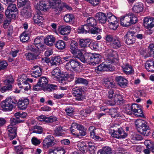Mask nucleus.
<instances>
[{"label": "nucleus", "mask_w": 154, "mask_h": 154, "mask_svg": "<svg viewBox=\"0 0 154 154\" xmlns=\"http://www.w3.org/2000/svg\"><path fill=\"white\" fill-rule=\"evenodd\" d=\"M55 153L56 154H64L65 151L61 147H54Z\"/></svg>", "instance_id": "c03bdc74"}, {"label": "nucleus", "mask_w": 154, "mask_h": 154, "mask_svg": "<svg viewBox=\"0 0 154 154\" xmlns=\"http://www.w3.org/2000/svg\"><path fill=\"white\" fill-rule=\"evenodd\" d=\"M122 131V128H119L118 130H113V132L111 133V135L113 137L118 138L119 137L120 133Z\"/></svg>", "instance_id": "c9c22d12"}, {"label": "nucleus", "mask_w": 154, "mask_h": 154, "mask_svg": "<svg viewBox=\"0 0 154 154\" xmlns=\"http://www.w3.org/2000/svg\"><path fill=\"white\" fill-rule=\"evenodd\" d=\"M148 49L149 50L150 55H153V57H154V44H150L148 48Z\"/></svg>", "instance_id": "69168bd1"}, {"label": "nucleus", "mask_w": 154, "mask_h": 154, "mask_svg": "<svg viewBox=\"0 0 154 154\" xmlns=\"http://www.w3.org/2000/svg\"><path fill=\"white\" fill-rule=\"evenodd\" d=\"M84 129V127L82 125L76 123H73L70 128L71 132L74 135H78L79 132Z\"/></svg>", "instance_id": "ddd939ff"}, {"label": "nucleus", "mask_w": 154, "mask_h": 154, "mask_svg": "<svg viewBox=\"0 0 154 154\" xmlns=\"http://www.w3.org/2000/svg\"><path fill=\"white\" fill-rule=\"evenodd\" d=\"M137 19L132 13H129L121 18L120 22L123 26L128 27L136 23Z\"/></svg>", "instance_id": "f257e3e1"}, {"label": "nucleus", "mask_w": 154, "mask_h": 154, "mask_svg": "<svg viewBox=\"0 0 154 154\" xmlns=\"http://www.w3.org/2000/svg\"><path fill=\"white\" fill-rule=\"evenodd\" d=\"M17 11L18 9L16 5L11 3L9 4L7 10L5 11V15L7 17L9 18H13L15 16L14 13Z\"/></svg>", "instance_id": "20e7f679"}, {"label": "nucleus", "mask_w": 154, "mask_h": 154, "mask_svg": "<svg viewBox=\"0 0 154 154\" xmlns=\"http://www.w3.org/2000/svg\"><path fill=\"white\" fill-rule=\"evenodd\" d=\"M110 114L111 115L112 117H116L118 116V111L116 109L113 108L110 110Z\"/></svg>", "instance_id": "5fc2aeb1"}, {"label": "nucleus", "mask_w": 154, "mask_h": 154, "mask_svg": "<svg viewBox=\"0 0 154 154\" xmlns=\"http://www.w3.org/2000/svg\"><path fill=\"white\" fill-rule=\"evenodd\" d=\"M48 0H42L39 1L37 8L39 11V14H41V11L45 12L49 9L50 7H48Z\"/></svg>", "instance_id": "423d86ee"}, {"label": "nucleus", "mask_w": 154, "mask_h": 154, "mask_svg": "<svg viewBox=\"0 0 154 154\" xmlns=\"http://www.w3.org/2000/svg\"><path fill=\"white\" fill-rule=\"evenodd\" d=\"M35 46L37 48V50L38 52L39 51H42L45 50L46 48V45H44L43 43H41L38 45H35Z\"/></svg>", "instance_id": "a18cd8bd"}, {"label": "nucleus", "mask_w": 154, "mask_h": 154, "mask_svg": "<svg viewBox=\"0 0 154 154\" xmlns=\"http://www.w3.org/2000/svg\"><path fill=\"white\" fill-rule=\"evenodd\" d=\"M76 52L75 53H72V54L75 55H76L78 57L81 61H82L81 58H83L84 55H83V54L81 51L77 49Z\"/></svg>", "instance_id": "13d9d810"}, {"label": "nucleus", "mask_w": 154, "mask_h": 154, "mask_svg": "<svg viewBox=\"0 0 154 154\" xmlns=\"http://www.w3.org/2000/svg\"><path fill=\"white\" fill-rule=\"evenodd\" d=\"M32 143L35 145H38L41 143L40 141L35 137H32Z\"/></svg>", "instance_id": "774afa93"}, {"label": "nucleus", "mask_w": 154, "mask_h": 154, "mask_svg": "<svg viewBox=\"0 0 154 154\" xmlns=\"http://www.w3.org/2000/svg\"><path fill=\"white\" fill-rule=\"evenodd\" d=\"M129 108L131 109V111L133 112H135L136 110L137 109L139 108L140 107H139L138 104L136 103H133L132 106L129 107Z\"/></svg>", "instance_id": "052dcab7"}, {"label": "nucleus", "mask_w": 154, "mask_h": 154, "mask_svg": "<svg viewBox=\"0 0 154 154\" xmlns=\"http://www.w3.org/2000/svg\"><path fill=\"white\" fill-rule=\"evenodd\" d=\"M109 57L107 59L109 63H116L119 60L118 55L116 51L112 50H109Z\"/></svg>", "instance_id": "9d476101"}, {"label": "nucleus", "mask_w": 154, "mask_h": 154, "mask_svg": "<svg viewBox=\"0 0 154 154\" xmlns=\"http://www.w3.org/2000/svg\"><path fill=\"white\" fill-rule=\"evenodd\" d=\"M30 7L28 6V8L24 7L21 10V14L24 17L26 18L30 17L32 15L31 12Z\"/></svg>", "instance_id": "f3484780"}, {"label": "nucleus", "mask_w": 154, "mask_h": 154, "mask_svg": "<svg viewBox=\"0 0 154 154\" xmlns=\"http://www.w3.org/2000/svg\"><path fill=\"white\" fill-rule=\"evenodd\" d=\"M75 83L76 84L81 83L87 85L88 84V81L86 79L80 78H76Z\"/></svg>", "instance_id": "4c0bfd02"}, {"label": "nucleus", "mask_w": 154, "mask_h": 154, "mask_svg": "<svg viewBox=\"0 0 154 154\" xmlns=\"http://www.w3.org/2000/svg\"><path fill=\"white\" fill-rule=\"evenodd\" d=\"M12 86L11 85L5 86L0 89V91L2 93L4 92L6 90H10L12 88Z\"/></svg>", "instance_id": "680f3d73"}, {"label": "nucleus", "mask_w": 154, "mask_h": 154, "mask_svg": "<svg viewBox=\"0 0 154 154\" xmlns=\"http://www.w3.org/2000/svg\"><path fill=\"white\" fill-rule=\"evenodd\" d=\"M17 103V100L14 98L9 97L2 101L0 105L4 111L12 110L14 106Z\"/></svg>", "instance_id": "f03ea898"}, {"label": "nucleus", "mask_w": 154, "mask_h": 154, "mask_svg": "<svg viewBox=\"0 0 154 154\" xmlns=\"http://www.w3.org/2000/svg\"><path fill=\"white\" fill-rule=\"evenodd\" d=\"M79 46L78 44L76 42L72 41L70 45L69 48L72 53H75L78 49Z\"/></svg>", "instance_id": "c85d7f7f"}, {"label": "nucleus", "mask_w": 154, "mask_h": 154, "mask_svg": "<svg viewBox=\"0 0 154 154\" xmlns=\"http://www.w3.org/2000/svg\"><path fill=\"white\" fill-rule=\"evenodd\" d=\"M122 68L124 72L126 74L130 75L134 72L132 67L128 64H126L124 66L122 67Z\"/></svg>", "instance_id": "cd10ccee"}, {"label": "nucleus", "mask_w": 154, "mask_h": 154, "mask_svg": "<svg viewBox=\"0 0 154 154\" xmlns=\"http://www.w3.org/2000/svg\"><path fill=\"white\" fill-rule=\"evenodd\" d=\"M33 68L35 69L32 73V75L35 78L40 76L42 74V69L38 66H35Z\"/></svg>", "instance_id": "412c9836"}, {"label": "nucleus", "mask_w": 154, "mask_h": 154, "mask_svg": "<svg viewBox=\"0 0 154 154\" xmlns=\"http://www.w3.org/2000/svg\"><path fill=\"white\" fill-rule=\"evenodd\" d=\"M145 67L149 72H154V61L151 60H148L145 63Z\"/></svg>", "instance_id": "dca6fc26"}, {"label": "nucleus", "mask_w": 154, "mask_h": 154, "mask_svg": "<svg viewBox=\"0 0 154 154\" xmlns=\"http://www.w3.org/2000/svg\"><path fill=\"white\" fill-rule=\"evenodd\" d=\"M34 130L32 133L40 134L42 133L43 130L42 128L40 126L35 125L33 127Z\"/></svg>", "instance_id": "79ce46f5"}, {"label": "nucleus", "mask_w": 154, "mask_h": 154, "mask_svg": "<svg viewBox=\"0 0 154 154\" xmlns=\"http://www.w3.org/2000/svg\"><path fill=\"white\" fill-rule=\"evenodd\" d=\"M62 130V128L59 126L57 127H56V128L54 130V134L56 136H60L62 135L61 131Z\"/></svg>", "instance_id": "49530a36"}, {"label": "nucleus", "mask_w": 154, "mask_h": 154, "mask_svg": "<svg viewBox=\"0 0 154 154\" xmlns=\"http://www.w3.org/2000/svg\"><path fill=\"white\" fill-rule=\"evenodd\" d=\"M29 38L28 35L26 34L25 32H24L20 36V40L23 42H25L28 41Z\"/></svg>", "instance_id": "ea45409f"}, {"label": "nucleus", "mask_w": 154, "mask_h": 154, "mask_svg": "<svg viewBox=\"0 0 154 154\" xmlns=\"http://www.w3.org/2000/svg\"><path fill=\"white\" fill-rule=\"evenodd\" d=\"M96 20L93 17H89L87 20V24L90 26L94 27L97 24Z\"/></svg>", "instance_id": "2f4dec72"}, {"label": "nucleus", "mask_w": 154, "mask_h": 154, "mask_svg": "<svg viewBox=\"0 0 154 154\" xmlns=\"http://www.w3.org/2000/svg\"><path fill=\"white\" fill-rule=\"evenodd\" d=\"M128 149V146H125L123 147H119L118 148L119 152H117V154H130L127 151Z\"/></svg>", "instance_id": "7c9ffc66"}, {"label": "nucleus", "mask_w": 154, "mask_h": 154, "mask_svg": "<svg viewBox=\"0 0 154 154\" xmlns=\"http://www.w3.org/2000/svg\"><path fill=\"white\" fill-rule=\"evenodd\" d=\"M145 26H146V29L150 31L151 29L154 27V18H152V20H150V23H148L147 26L145 25Z\"/></svg>", "instance_id": "09e8293b"}, {"label": "nucleus", "mask_w": 154, "mask_h": 154, "mask_svg": "<svg viewBox=\"0 0 154 154\" xmlns=\"http://www.w3.org/2000/svg\"><path fill=\"white\" fill-rule=\"evenodd\" d=\"M93 54L92 53H86L84 54L83 58H81L82 62L83 63H92Z\"/></svg>", "instance_id": "6ab92c4d"}, {"label": "nucleus", "mask_w": 154, "mask_h": 154, "mask_svg": "<svg viewBox=\"0 0 154 154\" xmlns=\"http://www.w3.org/2000/svg\"><path fill=\"white\" fill-rule=\"evenodd\" d=\"M48 1V7H50V8L51 7L55 6L57 3L60 4L58 0H49Z\"/></svg>", "instance_id": "8fccbe9b"}, {"label": "nucleus", "mask_w": 154, "mask_h": 154, "mask_svg": "<svg viewBox=\"0 0 154 154\" xmlns=\"http://www.w3.org/2000/svg\"><path fill=\"white\" fill-rule=\"evenodd\" d=\"M55 47L59 50H63L66 47V43L62 40H59L55 44Z\"/></svg>", "instance_id": "a878e982"}, {"label": "nucleus", "mask_w": 154, "mask_h": 154, "mask_svg": "<svg viewBox=\"0 0 154 154\" xmlns=\"http://www.w3.org/2000/svg\"><path fill=\"white\" fill-rule=\"evenodd\" d=\"M11 121V122L10 125H12L13 127L14 125H16L17 124L20 123L24 121L23 120H22L20 119H15L14 118L12 119Z\"/></svg>", "instance_id": "bf43d9fd"}, {"label": "nucleus", "mask_w": 154, "mask_h": 154, "mask_svg": "<svg viewBox=\"0 0 154 154\" xmlns=\"http://www.w3.org/2000/svg\"><path fill=\"white\" fill-rule=\"evenodd\" d=\"M39 13L38 12H37V13L35 14L33 17L34 22L38 24H41L42 23L44 20L43 17L42 16H40Z\"/></svg>", "instance_id": "393cba45"}, {"label": "nucleus", "mask_w": 154, "mask_h": 154, "mask_svg": "<svg viewBox=\"0 0 154 154\" xmlns=\"http://www.w3.org/2000/svg\"><path fill=\"white\" fill-rule=\"evenodd\" d=\"M91 63L98 64L101 62V56L98 54H93Z\"/></svg>", "instance_id": "b1692460"}, {"label": "nucleus", "mask_w": 154, "mask_h": 154, "mask_svg": "<svg viewBox=\"0 0 154 154\" xmlns=\"http://www.w3.org/2000/svg\"><path fill=\"white\" fill-rule=\"evenodd\" d=\"M48 80L46 78L44 77L40 78L38 83L34 86L33 90H37V88L36 87L37 86H41L44 90V88H45L48 85Z\"/></svg>", "instance_id": "f8f14e48"}, {"label": "nucleus", "mask_w": 154, "mask_h": 154, "mask_svg": "<svg viewBox=\"0 0 154 154\" xmlns=\"http://www.w3.org/2000/svg\"><path fill=\"white\" fill-rule=\"evenodd\" d=\"M135 33L134 31H128L124 36L125 43L127 45L134 43L135 42Z\"/></svg>", "instance_id": "0eeeda50"}, {"label": "nucleus", "mask_w": 154, "mask_h": 154, "mask_svg": "<svg viewBox=\"0 0 154 154\" xmlns=\"http://www.w3.org/2000/svg\"><path fill=\"white\" fill-rule=\"evenodd\" d=\"M112 153L111 149L108 147H104L98 152V154H111Z\"/></svg>", "instance_id": "c756f323"}, {"label": "nucleus", "mask_w": 154, "mask_h": 154, "mask_svg": "<svg viewBox=\"0 0 154 154\" xmlns=\"http://www.w3.org/2000/svg\"><path fill=\"white\" fill-rule=\"evenodd\" d=\"M115 69V67L110 64L102 63L99 65L95 69V71L98 73L104 71H112Z\"/></svg>", "instance_id": "39448f33"}, {"label": "nucleus", "mask_w": 154, "mask_h": 154, "mask_svg": "<svg viewBox=\"0 0 154 154\" xmlns=\"http://www.w3.org/2000/svg\"><path fill=\"white\" fill-rule=\"evenodd\" d=\"M89 26L88 24H85L79 28L78 32L79 33H86L88 32H90V29Z\"/></svg>", "instance_id": "bb28decb"}, {"label": "nucleus", "mask_w": 154, "mask_h": 154, "mask_svg": "<svg viewBox=\"0 0 154 154\" xmlns=\"http://www.w3.org/2000/svg\"><path fill=\"white\" fill-rule=\"evenodd\" d=\"M113 101L115 103H120L123 100L122 97L120 94H115L113 98Z\"/></svg>", "instance_id": "37998d69"}, {"label": "nucleus", "mask_w": 154, "mask_h": 154, "mask_svg": "<svg viewBox=\"0 0 154 154\" xmlns=\"http://www.w3.org/2000/svg\"><path fill=\"white\" fill-rule=\"evenodd\" d=\"M74 19L73 15L72 14H67L65 15L64 17V21L66 23L72 21Z\"/></svg>", "instance_id": "e433bc0d"}, {"label": "nucleus", "mask_w": 154, "mask_h": 154, "mask_svg": "<svg viewBox=\"0 0 154 154\" xmlns=\"http://www.w3.org/2000/svg\"><path fill=\"white\" fill-rule=\"evenodd\" d=\"M57 86L56 85H48V84L44 88V91H52L55 90L57 89Z\"/></svg>", "instance_id": "a19ab883"}, {"label": "nucleus", "mask_w": 154, "mask_h": 154, "mask_svg": "<svg viewBox=\"0 0 154 154\" xmlns=\"http://www.w3.org/2000/svg\"><path fill=\"white\" fill-rule=\"evenodd\" d=\"M15 150L17 154H23V149L21 146L15 147Z\"/></svg>", "instance_id": "0e129e2a"}, {"label": "nucleus", "mask_w": 154, "mask_h": 154, "mask_svg": "<svg viewBox=\"0 0 154 154\" xmlns=\"http://www.w3.org/2000/svg\"><path fill=\"white\" fill-rule=\"evenodd\" d=\"M29 100L27 98L21 99H19L17 103L18 108L20 109H25L29 104Z\"/></svg>", "instance_id": "4468645a"}, {"label": "nucleus", "mask_w": 154, "mask_h": 154, "mask_svg": "<svg viewBox=\"0 0 154 154\" xmlns=\"http://www.w3.org/2000/svg\"><path fill=\"white\" fill-rule=\"evenodd\" d=\"M72 91H73V93L75 94L76 97V99L77 100H82L84 99L82 91L80 89H75L73 88L72 89Z\"/></svg>", "instance_id": "4be33fe9"}, {"label": "nucleus", "mask_w": 154, "mask_h": 154, "mask_svg": "<svg viewBox=\"0 0 154 154\" xmlns=\"http://www.w3.org/2000/svg\"><path fill=\"white\" fill-rule=\"evenodd\" d=\"M116 81L119 85L122 88H124L127 86L128 84V80L122 76L116 77Z\"/></svg>", "instance_id": "2eb2a0df"}, {"label": "nucleus", "mask_w": 154, "mask_h": 154, "mask_svg": "<svg viewBox=\"0 0 154 154\" xmlns=\"http://www.w3.org/2000/svg\"><path fill=\"white\" fill-rule=\"evenodd\" d=\"M135 123L136 126L138 128V132L144 136V121L141 119H137Z\"/></svg>", "instance_id": "9b49d317"}, {"label": "nucleus", "mask_w": 154, "mask_h": 154, "mask_svg": "<svg viewBox=\"0 0 154 154\" xmlns=\"http://www.w3.org/2000/svg\"><path fill=\"white\" fill-rule=\"evenodd\" d=\"M8 66V64L5 61H0V71L5 69Z\"/></svg>", "instance_id": "3c124183"}, {"label": "nucleus", "mask_w": 154, "mask_h": 154, "mask_svg": "<svg viewBox=\"0 0 154 154\" xmlns=\"http://www.w3.org/2000/svg\"><path fill=\"white\" fill-rule=\"evenodd\" d=\"M60 60L57 57H55L53 58L50 61L51 64V66L56 65L58 63Z\"/></svg>", "instance_id": "de8ad7c7"}, {"label": "nucleus", "mask_w": 154, "mask_h": 154, "mask_svg": "<svg viewBox=\"0 0 154 154\" xmlns=\"http://www.w3.org/2000/svg\"><path fill=\"white\" fill-rule=\"evenodd\" d=\"M103 85L107 88L113 87L114 85L113 82L110 81L108 79H104L103 82Z\"/></svg>", "instance_id": "72a5a7b5"}, {"label": "nucleus", "mask_w": 154, "mask_h": 154, "mask_svg": "<svg viewBox=\"0 0 154 154\" xmlns=\"http://www.w3.org/2000/svg\"><path fill=\"white\" fill-rule=\"evenodd\" d=\"M93 27L90 29V32L92 34H97L99 32H100L101 30V29L100 28L96 27Z\"/></svg>", "instance_id": "864d4df0"}, {"label": "nucleus", "mask_w": 154, "mask_h": 154, "mask_svg": "<svg viewBox=\"0 0 154 154\" xmlns=\"http://www.w3.org/2000/svg\"><path fill=\"white\" fill-rule=\"evenodd\" d=\"M17 128L15 127H13L12 125H9L8 126V130L9 133H17Z\"/></svg>", "instance_id": "603ef678"}, {"label": "nucleus", "mask_w": 154, "mask_h": 154, "mask_svg": "<svg viewBox=\"0 0 154 154\" xmlns=\"http://www.w3.org/2000/svg\"><path fill=\"white\" fill-rule=\"evenodd\" d=\"M135 112H134V115L137 117H143L144 116L143 114V112L142 109L140 108L137 109L136 110Z\"/></svg>", "instance_id": "6e6d98bb"}, {"label": "nucleus", "mask_w": 154, "mask_h": 154, "mask_svg": "<svg viewBox=\"0 0 154 154\" xmlns=\"http://www.w3.org/2000/svg\"><path fill=\"white\" fill-rule=\"evenodd\" d=\"M119 25L118 22L116 23H113L110 24L109 25V27L111 29L115 30L118 28Z\"/></svg>", "instance_id": "338daca9"}, {"label": "nucleus", "mask_w": 154, "mask_h": 154, "mask_svg": "<svg viewBox=\"0 0 154 154\" xmlns=\"http://www.w3.org/2000/svg\"><path fill=\"white\" fill-rule=\"evenodd\" d=\"M26 0H17L18 7H20L24 6L26 5Z\"/></svg>", "instance_id": "e2e57ef3"}, {"label": "nucleus", "mask_w": 154, "mask_h": 154, "mask_svg": "<svg viewBox=\"0 0 154 154\" xmlns=\"http://www.w3.org/2000/svg\"><path fill=\"white\" fill-rule=\"evenodd\" d=\"M79 45L81 48L87 47L91 43V40L88 38L81 39L79 41Z\"/></svg>", "instance_id": "5701e85b"}, {"label": "nucleus", "mask_w": 154, "mask_h": 154, "mask_svg": "<svg viewBox=\"0 0 154 154\" xmlns=\"http://www.w3.org/2000/svg\"><path fill=\"white\" fill-rule=\"evenodd\" d=\"M153 144V143L149 140H145V146L147 149H151L152 147Z\"/></svg>", "instance_id": "4d7b16f0"}, {"label": "nucleus", "mask_w": 154, "mask_h": 154, "mask_svg": "<svg viewBox=\"0 0 154 154\" xmlns=\"http://www.w3.org/2000/svg\"><path fill=\"white\" fill-rule=\"evenodd\" d=\"M52 75L57 78L60 83H63V81L66 79L65 75L61 74L60 69L59 68L54 69L52 72Z\"/></svg>", "instance_id": "6e6552de"}, {"label": "nucleus", "mask_w": 154, "mask_h": 154, "mask_svg": "<svg viewBox=\"0 0 154 154\" xmlns=\"http://www.w3.org/2000/svg\"><path fill=\"white\" fill-rule=\"evenodd\" d=\"M81 63L76 59H73L70 62H68L65 65L66 68L70 71H75L78 67L81 66Z\"/></svg>", "instance_id": "7ed1b4c3"}, {"label": "nucleus", "mask_w": 154, "mask_h": 154, "mask_svg": "<svg viewBox=\"0 0 154 154\" xmlns=\"http://www.w3.org/2000/svg\"><path fill=\"white\" fill-rule=\"evenodd\" d=\"M95 18L102 23H104L107 21L106 14L102 12L97 13L96 14Z\"/></svg>", "instance_id": "a211bd4d"}, {"label": "nucleus", "mask_w": 154, "mask_h": 154, "mask_svg": "<svg viewBox=\"0 0 154 154\" xmlns=\"http://www.w3.org/2000/svg\"><path fill=\"white\" fill-rule=\"evenodd\" d=\"M54 138L52 136H48L43 141V144L44 146L46 148H48L54 145L55 143L54 142Z\"/></svg>", "instance_id": "1a4fd4ad"}, {"label": "nucleus", "mask_w": 154, "mask_h": 154, "mask_svg": "<svg viewBox=\"0 0 154 154\" xmlns=\"http://www.w3.org/2000/svg\"><path fill=\"white\" fill-rule=\"evenodd\" d=\"M38 55V54H35L33 53H28L26 55V57L27 59L29 60H34L40 58V57Z\"/></svg>", "instance_id": "473e14b6"}, {"label": "nucleus", "mask_w": 154, "mask_h": 154, "mask_svg": "<svg viewBox=\"0 0 154 154\" xmlns=\"http://www.w3.org/2000/svg\"><path fill=\"white\" fill-rule=\"evenodd\" d=\"M55 42V39L52 35L47 36L44 39L45 43L49 46L53 45L54 43Z\"/></svg>", "instance_id": "aec40b11"}, {"label": "nucleus", "mask_w": 154, "mask_h": 154, "mask_svg": "<svg viewBox=\"0 0 154 154\" xmlns=\"http://www.w3.org/2000/svg\"><path fill=\"white\" fill-rule=\"evenodd\" d=\"M71 30V28L69 26H67L65 27L62 28L60 31L61 34L65 35L69 34Z\"/></svg>", "instance_id": "f704fd0d"}, {"label": "nucleus", "mask_w": 154, "mask_h": 154, "mask_svg": "<svg viewBox=\"0 0 154 154\" xmlns=\"http://www.w3.org/2000/svg\"><path fill=\"white\" fill-rule=\"evenodd\" d=\"M143 8L142 7L140 4L138 5H134L133 8V11L135 13H138L143 11Z\"/></svg>", "instance_id": "58836bf2"}]
</instances>
